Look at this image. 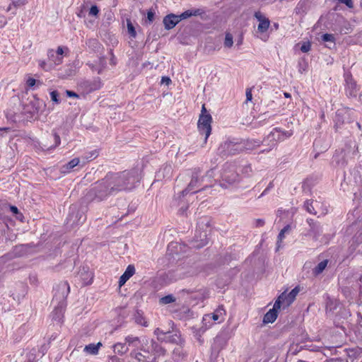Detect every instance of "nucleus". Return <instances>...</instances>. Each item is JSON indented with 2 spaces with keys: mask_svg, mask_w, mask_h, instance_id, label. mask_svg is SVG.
Listing matches in <instances>:
<instances>
[{
  "mask_svg": "<svg viewBox=\"0 0 362 362\" xmlns=\"http://www.w3.org/2000/svg\"><path fill=\"white\" fill-rule=\"evenodd\" d=\"M107 176L115 194L121 191L132 190L141 180V173L139 169L117 173H107Z\"/></svg>",
  "mask_w": 362,
  "mask_h": 362,
  "instance_id": "nucleus-1",
  "label": "nucleus"
},
{
  "mask_svg": "<svg viewBox=\"0 0 362 362\" xmlns=\"http://www.w3.org/2000/svg\"><path fill=\"white\" fill-rule=\"evenodd\" d=\"M187 175L190 178V181L187 187L181 191L180 194L182 197L188 193L199 192L201 190L211 187L214 177V171L211 168L204 175L202 170L197 167L188 171Z\"/></svg>",
  "mask_w": 362,
  "mask_h": 362,
  "instance_id": "nucleus-2",
  "label": "nucleus"
},
{
  "mask_svg": "<svg viewBox=\"0 0 362 362\" xmlns=\"http://www.w3.org/2000/svg\"><path fill=\"white\" fill-rule=\"evenodd\" d=\"M115 194L112 189L108 177L106 175L104 178L95 182L90 185L84 196L86 202H100L106 199L108 197Z\"/></svg>",
  "mask_w": 362,
  "mask_h": 362,
  "instance_id": "nucleus-3",
  "label": "nucleus"
},
{
  "mask_svg": "<svg viewBox=\"0 0 362 362\" xmlns=\"http://www.w3.org/2000/svg\"><path fill=\"white\" fill-rule=\"evenodd\" d=\"M70 287L66 281L59 283L56 287V291L53 297L52 302H56L55 306L52 313V320L60 322L64 317V313L66 307V299L69 293Z\"/></svg>",
  "mask_w": 362,
  "mask_h": 362,
  "instance_id": "nucleus-4",
  "label": "nucleus"
},
{
  "mask_svg": "<svg viewBox=\"0 0 362 362\" xmlns=\"http://www.w3.org/2000/svg\"><path fill=\"white\" fill-rule=\"evenodd\" d=\"M154 334L156 335L158 341L175 344H181L182 339L181 334L177 330L163 331L160 328H156L154 330Z\"/></svg>",
  "mask_w": 362,
  "mask_h": 362,
  "instance_id": "nucleus-5",
  "label": "nucleus"
},
{
  "mask_svg": "<svg viewBox=\"0 0 362 362\" xmlns=\"http://www.w3.org/2000/svg\"><path fill=\"white\" fill-rule=\"evenodd\" d=\"M211 120L212 117L209 114H201L198 121L197 127L199 132L201 134L205 135L204 143L206 142L211 132Z\"/></svg>",
  "mask_w": 362,
  "mask_h": 362,
  "instance_id": "nucleus-6",
  "label": "nucleus"
},
{
  "mask_svg": "<svg viewBox=\"0 0 362 362\" xmlns=\"http://www.w3.org/2000/svg\"><path fill=\"white\" fill-rule=\"evenodd\" d=\"M219 153L222 156L235 155L242 152L240 141H228L221 144L218 148Z\"/></svg>",
  "mask_w": 362,
  "mask_h": 362,
  "instance_id": "nucleus-7",
  "label": "nucleus"
},
{
  "mask_svg": "<svg viewBox=\"0 0 362 362\" xmlns=\"http://www.w3.org/2000/svg\"><path fill=\"white\" fill-rule=\"evenodd\" d=\"M85 219L86 218L84 214L77 209L76 206L72 205L70 207L69 214L67 217V221L69 223L71 226L78 225L83 223Z\"/></svg>",
  "mask_w": 362,
  "mask_h": 362,
  "instance_id": "nucleus-8",
  "label": "nucleus"
},
{
  "mask_svg": "<svg viewBox=\"0 0 362 362\" xmlns=\"http://www.w3.org/2000/svg\"><path fill=\"white\" fill-rule=\"evenodd\" d=\"M282 296H279L275 301L273 308L270 309L264 316L263 322L265 324L274 322L277 317V311L280 309L281 305Z\"/></svg>",
  "mask_w": 362,
  "mask_h": 362,
  "instance_id": "nucleus-9",
  "label": "nucleus"
},
{
  "mask_svg": "<svg viewBox=\"0 0 362 362\" xmlns=\"http://www.w3.org/2000/svg\"><path fill=\"white\" fill-rule=\"evenodd\" d=\"M307 223L309 225V230L307 235L312 236L315 240H318L319 237L322 233V228L320 223L315 221L312 218L307 219Z\"/></svg>",
  "mask_w": 362,
  "mask_h": 362,
  "instance_id": "nucleus-10",
  "label": "nucleus"
},
{
  "mask_svg": "<svg viewBox=\"0 0 362 362\" xmlns=\"http://www.w3.org/2000/svg\"><path fill=\"white\" fill-rule=\"evenodd\" d=\"M209 242L207 231L196 230L192 246L196 248H201L205 246Z\"/></svg>",
  "mask_w": 362,
  "mask_h": 362,
  "instance_id": "nucleus-11",
  "label": "nucleus"
},
{
  "mask_svg": "<svg viewBox=\"0 0 362 362\" xmlns=\"http://www.w3.org/2000/svg\"><path fill=\"white\" fill-rule=\"evenodd\" d=\"M63 53V47L59 46L57 51H54V49H49L47 52V57L52 64L59 65L62 63Z\"/></svg>",
  "mask_w": 362,
  "mask_h": 362,
  "instance_id": "nucleus-12",
  "label": "nucleus"
},
{
  "mask_svg": "<svg viewBox=\"0 0 362 362\" xmlns=\"http://www.w3.org/2000/svg\"><path fill=\"white\" fill-rule=\"evenodd\" d=\"M206 12L203 8H192L178 15L180 21L192 16H200L202 20L206 19Z\"/></svg>",
  "mask_w": 362,
  "mask_h": 362,
  "instance_id": "nucleus-13",
  "label": "nucleus"
},
{
  "mask_svg": "<svg viewBox=\"0 0 362 362\" xmlns=\"http://www.w3.org/2000/svg\"><path fill=\"white\" fill-rule=\"evenodd\" d=\"M255 18L259 21V23L257 27V30L260 33H265L270 25L269 20L263 16V14L260 11H256L254 14Z\"/></svg>",
  "mask_w": 362,
  "mask_h": 362,
  "instance_id": "nucleus-14",
  "label": "nucleus"
},
{
  "mask_svg": "<svg viewBox=\"0 0 362 362\" xmlns=\"http://www.w3.org/2000/svg\"><path fill=\"white\" fill-rule=\"evenodd\" d=\"M180 22L178 15L170 13L165 16L163 23L166 30H170L175 27Z\"/></svg>",
  "mask_w": 362,
  "mask_h": 362,
  "instance_id": "nucleus-15",
  "label": "nucleus"
},
{
  "mask_svg": "<svg viewBox=\"0 0 362 362\" xmlns=\"http://www.w3.org/2000/svg\"><path fill=\"white\" fill-rule=\"evenodd\" d=\"M346 93L349 95H355L356 93V83L350 73L344 74Z\"/></svg>",
  "mask_w": 362,
  "mask_h": 362,
  "instance_id": "nucleus-16",
  "label": "nucleus"
},
{
  "mask_svg": "<svg viewBox=\"0 0 362 362\" xmlns=\"http://www.w3.org/2000/svg\"><path fill=\"white\" fill-rule=\"evenodd\" d=\"M300 291V288L299 286H296L294 288H293L288 293H286L285 292L282 293L279 296H282V298H281V304L282 303H286V305H289L290 304H291L296 296L298 295V293H299Z\"/></svg>",
  "mask_w": 362,
  "mask_h": 362,
  "instance_id": "nucleus-17",
  "label": "nucleus"
},
{
  "mask_svg": "<svg viewBox=\"0 0 362 362\" xmlns=\"http://www.w3.org/2000/svg\"><path fill=\"white\" fill-rule=\"evenodd\" d=\"M241 149L242 151L244 150L252 151L259 147L262 141L258 139H248L247 140L241 141Z\"/></svg>",
  "mask_w": 362,
  "mask_h": 362,
  "instance_id": "nucleus-18",
  "label": "nucleus"
},
{
  "mask_svg": "<svg viewBox=\"0 0 362 362\" xmlns=\"http://www.w3.org/2000/svg\"><path fill=\"white\" fill-rule=\"evenodd\" d=\"M310 8L309 0H300L295 8V13L297 15L304 16Z\"/></svg>",
  "mask_w": 362,
  "mask_h": 362,
  "instance_id": "nucleus-19",
  "label": "nucleus"
},
{
  "mask_svg": "<svg viewBox=\"0 0 362 362\" xmlns=\"http://www.w3.org/2000/svg\"><path fill=\"white\" fill-rule=\"evenodd\" d=\"M275 134L276 132L272 131L264 139L262 143H265L266 145L269 146V148L261 151V153L269 152L276 145L277 141L275 139Z\"/></svg>",
  "mask_w": 362,
  "mask_h": 362,
  "instance_id": "nucleus-20",
  "label": "nucleus"
},
{
  "mask_svg": "<svg viewBox=\"0 0 362 362\" xmlns=\"http://www.w3.org/2000/svg\"><path fill=\"white\" fill-rule=\"evenodd\" d=\"M85 87L89 92H93L98 90L102 86V82L100 78H95L91 81H86L85 83Z\"/></svg>",
  "mask_w": 362,
  "mask_h": 362,
  "instance_id": "nucleus-21",
  "label": "nucleus"
},
{
  "mask_svg": "<svg viewBox=\"0 0 362 362\" xmlns=\"http://www.w3.org/2000/svg\"><path fill=\"white\" fill-rule=\"evenodd\" d=\"M135 273V268L134 265L129 264L127 268L126 269L124 274L120 276L119 280V285L122 286L124 285L127 280L129 279L130 277H132L134 274Z\"/></svg>",
  "mask_w": 362,
  "mask_h": 362,
  "instance_id": "nucleus-22",
  "label": "nucleus"
},
{
  "mask_svg": "<svg viewBox=\"0 0 362 362\" xmlns=\"http://www.w3.org/2000/svg\"><path fill=\"white\" fill-rule=\"evenodd\" d=\"M130 356L139 362H157L156 361V356H145L144 354L135 351L130 353Z\"/></svg>",
  "mask_w": 362,
  "mask_h": 362,
  "instance_id": "nucleus-23",
  "label": "nucleus"
},
{
  "mask_svg": "<svg viewBox=\"0 0 362 362\" xmlns=\"http://www.w3.org/2000/svg\"><path fill=\"white\" fill-rule=\"evenodd\" d=\"M222 180L228 184H233L238 180V175L235 172L224 171L222 174Z\"/></svg>",
  "mask_w": 362,
  "mask_h": 362,
  "instance_id": "nucleus-24",
  "label": "nucleus"
},
{
  "mask_svg": "<svg viewBox=\"0 0 362 362\" xmlns=\"http://www.w3.org/2000/svg\"><path fill=\"white\" fill-rule=\"evenodd\" d=\"M272 132H276L275 139L277 141H281L285 139L286 138H288L291 136L293 134L291 131H283L280 128H274Z\"/></svg>",
  "mask_w": 362,
  "mask_h": 362,
  "instance_id": "nucleus-25",
  "label": "nucleus"
},
{
  "mask_svg": "<svg viewBox=\"0 0 362 362\" xmlns=\"http://www.w3.org/2000/svg\"><path fill=\"white\" fill-rule=\"evenodd\" d=\"M124 342L126 345L129 348H138L141 345V341L139 337L132 335L127 336Z\"/></svg>",
  "mask_w": 362,
  "mask_h": 362,
  "instance_id": "nucleus-26",
  "label": "nucleus"
},
{
  "mask_svg": "<svg viewBox=\"0 0 362 362\" xmlns=\"http://www.w3.org/2000/svg\"><path fill=\"white\" fill-rule=\"evenodd\" d=\"M151 352L153 356H156V360L158 357L165 354V350L158 343L153 341L151 343Z\"/></svg>",
  "mask_w": 362,
  "mask_h": 362,
  "instance_id": "nucleus-27",
  "label": "nucleus"
},
{
  "mask_svg": "<svg viewBox=\"0 0 362 362\" xmlns=\"http://www.w3.org/2000/svg\"><path fill=\"white\" fill-rule=\"evenodd\" d=\"M80 163V159L78 158H74L66 164L64 165L61 170L63 173H69L74 167L77 166Z\"/></svg>",
  "mask_w": 362,
  "mask_h": 362,
  "instance_id": "nucleus-28",
  "label": "nucleus"
},
{
  "mask_svg": "<svg viewBox=\"0 0 362 362\" xmlns=\"http://www.w3.org/2000/svg\"><path fill=\"white\" fill-rule=\"evenodd\" d=\"M328 260L325 259L320 263H318L313 269V274L314 276H317L325 270L326 267L327 266Z\"/></svg>",
  "mask_w": 362,
  "mask_h": 362,
  "instance_id": "nucleus-29",
  "label": "nucleus"
},
{
  "mask_svg": "<svg viewBox=\"0 0 362 362\" xmlns=\"http://www.w3.org/2000/svg\"><path fill=\"white\" fill-rule=\"evenodd\" d=\"M317 204V202H314L313 200H306L304 203V207L308 213L315 215L317 214L315 207Z\"/></svg>",
  "mask_w": 362,
  "mask_h": 362,
  "instance_id": "nucleus-30",
  "label": "nucleus"
},
{
  "mask_svg": "<svg viewBox=\"0 0 362 362\" xmlns=\"http://www.w3.org/2000/svg\"><path fill=\"white\" fill-rule=\"evenodd\" d=\"M226 341L224 339L221 337H216L214 340V344L212 345V350L213 351H217L218 352L220 349H221L223 346L225 345Z\"/></svg>",
  "mask_w": 362,
  "mask_h": 362,
  "instance_id": "nucleus-31",
  "label": "nucleus"
},
{
  "mask_svg": "<svg viewBox=\"0 0 362 362\" xmlns=\"http://www.w3.org/2000/svg\"><path fill=\"white\" fill-rule=\"evenodd\" d=\"M102 346V344L100 342H98V344H90L88 345H86L84 348V351H86L88 354H97L98 352L99 348Z\"/></svg>",
  "mask_w": 362,
  "mask_h": 362,
  "instance_id": "nucleus-32",
  "label": "nucleus"
},
{
  "mask_svg": "<svg viewBox=\"0 0 362 362\" xmlns=\"http://www.w3.org/2000/svg\"><path fill=\"white\" fill-rule=\"evenodd\" d=\"M98 155H99V153H98V150H93L90 152L85 153V155L82 156L83 165L86 163L89 162V161L96 158L98 156Z\"/></svg>",
  "mask_w": 362,
  "mask_h": 362,
  "instance_id": "nucleus-33",
  "label": "nucleus"
},
{
  "mask_svg": "<svg viewBox=\"0 0 362 362\" xmlns=\"http://www.w3.org/2000/svg\"><path fill=\"white\" fill-rule=\"evenodd\" d=\"M114 351L118 354L122 355L129 351V347L124 343H117L114 345Z\"/></svg>",
  "mask_w": 362,
  "mask_h": 362,
  "instance_id": "nucleus-34",
  "label": "nucleus"
},
{
  "mask_svg": "<svg viewBox=\"0 0 362 362\" xmlns=\"http://www.w3.org/2000/svg\"><path fill=\"white\" fill-rule=\"evenodd\" d=\"M80 276L82 278L83 282V285H88L92 283L93 274L91 272H88L85 271V269H83V272H80Z\"/></svg>",
  "mask_w": 362,
  "mask_h": 362,
  "instance_id": "nucleus-35",
  "label": "nucleus"
},
{
  "mask_svg": "<svg viewBox=\"0 0 362 362\" xmlns=\"http://www.w3.org/2000/svg\"><path fill=\"white\" fill-rule=\"evenodd\" d=\"M98 63H99V66L90 65V64H89V66L93 71H97L98 74H101L103 69H104V67L106 64V61H105V57H100L98 59Z\"/></svg>",
  "mask_w": 362,
  "mask_h": 362,
  "instance_id": "nucleus-36",
  "label": "nucleus"
},
{
  "mask_svg": "<svg viewBox=\"0 0 362 362\" xmlns=\"http://www.w3.org/2000/svg\"><path fill=\"white\" fill-rule=\"evenodd\" d=\"M211 320H213L214 322L218 321V323L223 321V319L220 318L214 313L204 315L203 317V322H209Z\"/></svg>",
  "mask_w": 362,
  "mask_h": 362,
  "instance_id": "nucleus-37",
  "label": "nucleus"
},
{
  "mask_svg": "<svg viewBox=\"0 0 362 362\" xmlns=\"http://www.w3.org/2000/svg\"><path fill=\"white\" fill-rule=\"evenodd\" d=\"M127 27L128 33L129 34L130 37L132 38H136V32L130 19H127Z\"/></svg>",
  "mask_w": 362,
  "mask_h": 362,
  "instance_id": "nucleus-38",
  "label": "nucleus"
},
{
  "mask_svg": "<svg viewBox=\"0 0 362 362\" xmlns=\"http://www.w3.org/2000/svg\"><path fill=\"white\" fill-rule=\"evenodd\" d=\"M223 44H224L225 47H228V48H230L233 46V35L230 33H227L226 34Z\"/></svg>",
  "mask_w": 362,
  "mask_h": 362,
  "instance_id": "nucleus-39",
  "label": "nucleus"
},
{
  "mask_svg": "<svg viewBox=\"0 0 362 362\" xmlns=\"http://www.w3.org/2000/svg\"><path fill=\"white\" fill-rule=\"evenodd\" d=\"M175 301V298L173 295H167L160 299V303L163 305L169 304Z\"/></svg>",
  "mask_w": 362,
  "mask_h": 362,
  "instance_id": "nucleus-40",
  "label": "nucleus"
},
{
  "mask_svg": "<svg viewBox=\"0 0 362 362\" xmlns=\"http://www.w3.org/2000/svg\"><path fill=\"white\" fill-rule=\"evenodd\" d=\"M51 100L55 104H59L61 100L59 98V94L57 90H52L50 92Z\"/></svg>",
  "mask_w": 362,
  "mask_h": 362,
  "instance_id": "nucleus-41",
  "label": "nucleus"
},
{
  "mask_svg": "<svg viewBox=\"0 0 362 362\" xmlns=\"http://www.w3.org/2000/svg\"><path fill=\"white\" fill-rule=\"evenodd\" d=\"M214 313L224 320V316L226 315V313L223 305H219L218 308L215 310Z\"/></svg>",
  "mask_w": 362,
  "mask_h": 362,
  "instance_id": "nucleus-42",
  "label": "nucleus"
},
{
  "mask_svg": "<svg viewBox=\"0 0 362 362\" xmlns=\"http://www.w3.org/2000/svg\"><path fill=\"white\" fill-rule=\"evenodd\" d=\"M52 136L53 137V139L54 141V144L49 147H47V148H55L57 146H59L61 143L60 137H59V134H57L55 132L53 131Z\"/></svg>",
  "mask_w": 362,
  "mask_h": 362,
  "instance_id": "nucleus-43",
  "label": "nucleus"
},
{
  "mask_svg": "<svg viewBox=\"0 0 362 362\" xmlns=\"http://www.w3.org/2000/svg\"><path fill=\"white\" fill-rule=\"evenodd\" d=\"M322 40L324 42H330L334 43L335 37L332 34L325 33L322 35Z\"/></svg>",
  "mask_w": 362,
  "mask_h": 362,
  "instance_id": "nucleus-44",
  "label": "nucleus"
},
{
  "mask_svg": "<svg viewBox=\"0 0 362 362\" xmlns=\"http://www.w3.org/2000/svg\"><path fill=\"white\" fill-rule=\"evenodd\" d=\"M11 2L12 5L17 8L25 5L28 2V0H11Z\"/></svg>",
  "mask_w": 362,
  "mask_h": 362,
  "instance_id": "nucleus-45",
  "label": "nucleus"
},
{
  "mask_svg": "<svg viewBox=\"0 0 362 362\" xmlns=\"http://www.w3.org/2000/svg\"><path fill=\"white\" fill-rule=\"evenodd\" d=\"M136 323H138L139 325H143L144 327H147L148 326L147 322L146 321L144 317H143L141 315H138V316L136 317Z\"/></svg>",
  "mask_w": 362,
  "mask_h": 362,
  "instance_id": "nucleus-46",
  "label": "nucleus"
},
{
  "mask_svg": "<svg viewBox=\"0 0 362 362\" xmlns=\"http://www.w3.org/2000/svg\"><path fill=\"white\" fill-rule=\"evenodd\" d=\"M99 13V9L97 6L93 5L90 7L89 10V15L96 16Z\"/></svg>",
  "mask_w": 362,
  "mask_h": 362,
  "instance_id": "nucleus-47",
  "label": "nucleus"
},
{
  "mask_svg": "<svg viewBox=\"0 0 362 362\" xmlns=\"http://www.w3.org/2000/svg\"><path fill=\"white\" fill-rule=\"evenodd\" d=\"M154 20V13L152 11H148L147 13V17L146 23L151 24Z\"/></svg>",
  "mask_w": 362,
  "mask_h": 362,
  "instance_id": "nucleus-48",
  "label": "nucleus"
},
{
  "mask_svg": "<svg viewBox=\"0 0 362 362\" xmlns=\"http://www.w3.org/2000/svg\"><path fill=\"white\" fill-rule=\"evenodd\" d=\"M311 48V45L310 42H304L302 45H301V47H300V50L305 53V52H308V51H310Z\"/></svg>",
  "mask_w": 362,
  "mask_h": 362,
  "instance_id": "nucleus-49",
  "label": "nucleus"
},
{
  "mask_svg": "<svg viewBox=\"0 0 362 362\" xmlns=\"http://www.w3.org/2000/svg\"><path fill=\"white\" fill-rule=\"evenodd\" d=\"M27 85L29 88H33L35 83H37V81L33 78H29L28 80H27Z\"/></svg>",
  "mask_w": 362,
  "mask_h": 362,
  "instance_id": "nucleus-50",
  "label": "nucleus"
},
{
  "mask_svg": "<svg viewBox=\"0 0 362 362\" xmlns=\"http://www.w3.org/2000/svg\"><path fill=\"white\" fill-rule=\"evenodd\" d=\"M66 94L69 98H79V95L76 93H75L72 90H66Z\"/></svg>",
  "mask_w": 362,
  "mask_h": 362,
  "instance_id": "nucleus-51",
  "label": "nucleus"
},
{
  "mask_svg": "<svg viewBox=\"0 0 362 362\" xmlns=\"http://www.w3.org/2000/svg\"><path fill=\"white\" fill-rule=\"evenodd\" d=\"M171 83V79L168 76H163L161 78V84L168 86Z\"/></svg>",
  "mask_w": 362,
  "mask_h": 362,
  "instance_id": "nucleus-52",
  "label": "nucleus"
},
{
  "mask_svg": "<svg viewBox=\"0 0 362 362\" xmlns=\"http://www.w3.org/2000/svg\"><path fill=\"white\" fill-rule=\"evenodd\" d=\"M339 2L344 4L349 8L353 7V2L351 0H338Z\"/></svg>",
  "mask_w": 362,
  "mask_h": 362,
  "instance_id": "nucleus-53",
  "label": "nucleus"
},
{
  "mask_svg": "<svg viewBox=\"0 0 362 362\" xmlns=\"http://www.w3.org/2000/svg\"><path fill=\"white\" fill-rule=\"evenodd\" d=\"M252 99V95L251 93V90L247 89L246 90V100L247 101H250Z\"/></svg>",
  "mask_w": 362,
  "mask_h": 362,
  "instance_id": "nucleus-54",
  "label": "nucleus"
},
{
  "mask_svg": "<svg viewBox=\"0 0 362 362\" xmlns=\"http://www.w3.org/2000/svg\"><path fill=\"white\" fill-rule=\"evenodd\" d=\"M264 224V221L263 219L258 218L255 221V225L257 227H262Z\"/></svg>",
  "mask_w": 362,
  "mask_h": 362,
  "instance_id": "nucleus-55",
  "label": "nucleus"
},
{
  "mask_svg": "<svg viewBox=\"0 0 362 362\" xmlns=\"http://www.w3.org/2000/svg\"><path fill=\"white\" fill-rule=\"evenodd\" d=\"M162 170L164 173H166L168 175H170L171 173L172 168H171L170 165H166V166L163 167Z\"/></svg>",
  "mask_w": 362,
  "mask_h": 362,
  "instance_id": "nucleus-56",
  "label": "nucleus"
},
{
  "mask_svg": "<svg viewBox=\"0 0 362 362\" xmlns=\"http://www.w3.org/2000/svg\"><path fill=\"white\" fill-rule=\"evenodd\" d=\"M10 210L14 214H19L18 209L16 206H10Z\"/></svg>",
  "mask_w": 362,
  "mask_h": 362,
  "instance_id": "nucleus-57",
  "label": "nucleus"
},
{
  "mask_svg": "<svg viewBox=\"0 0 362 362\" xmlns=\"http://www.w3.org/2000/svg\"><path fill=\"white\" fill-rule=\"evenodd\" d=\"M291 230V226L290 225H286L284 227V228L281 229V231L284 233H288Z\"/></svg>",
  "mask_w": 362,
  "mask_h": 362,
  "instance_id": "nucleus-58",
  "label": "nucleus"
},
{
  "mask_svg": "<svg viewBox=\"0 0 362 362\" xmlns=\"http://www.w3.org/2000/svg\"><path fill=\"white\" fill-rule=\"evenodd\" d=\"M284 235L285 233H283L281 230L280 231V233H279V235H278V243H279V242H281L284 238Z\"/></svg>",
  "mask_w": 362,
  "mask_h": 362,
  "instance_id": "nucleus-59",
  "label": "nucleus"
},
{
  "mask_svg": "<svg viewBox=\"0 0 362 362\" xmlns=\"http://www.w3.org/2000/svg\"><path fill=\"white\" fill-rule=\"evenodd\" d=\"M37 112V110L34 107H32V110H28V113L30 115V117H32L33 115L35 113H36Z\"/></svg>",
  "mask_w": 362,
  "mask_h": 362,
  "instance_id": "nucleus-60",
  "label": "nucleus"
},
{
  "mask_svg": "<svg viewBox=\"0 0 362 362\" xmlns=\"http://www.w3.org/2000/svg\"><path fill=\"white\" fill-rule=\"evenodd\" d=\"M109 362H120L117 356H112L109 358Z\"/></svg>",
  "mask_w": 362,
  "mask_h": 362,
  "instance_id": "nucleus-61",
  "label": "nucleus"
},
{
  "mask_svg": "<svg viewBox=\"0 0 362 362\" xmlns=\"http://www.w3.org/2000/svg\"><path fill=\"white\" fill-rule=\"evenodd\" d=\"M39 65L43 69H46V62L45 61L40 62Z\"/></svg>",
  "mask_w": 362,
  "mask_h": 362,
  "instance_id": "nucleus-62",
  "label": "nucleus"
},
{
  "mask_svg": "<svg viewBox=\"0 0 362 362\" xmlns=\"http://www.w3.org/2000/svg\"><path fill=\"white\" fill-rule=\"evenodd\" d=\"M271 185H272V183H270V184H269V187H267V188L264 190V192L262 193V194H261L259 197H261L264 196V194L268 192V190H269V187H271Z\"/></svg>",
  "mask_w": 362,
  "mask_h": 362,
  "instance_id": "nucleus-63",
  "label": "nucleus"
},
{
  "mask_svg": "<svg viewBox=\"0 0 362 362\" xmlns=\"http://www.w3.org/2000/svg\"><path fill=\"white\" fill-rule=\"evenodd\" d=\"M145 356H153L152 354H150L149 351L143 350V353Z\"/></svg>",
  "mask_w": 362,
  "mask_h": 362,
  "instance_id": "nucleus-64",
  "label": "nucleus"
}]
</instances>
